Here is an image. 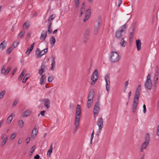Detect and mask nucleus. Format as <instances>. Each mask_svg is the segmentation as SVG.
Returning a JSON list of instances; mask_svg holds the SVG:
<instances>
[{
  "instance_id": "58",
  "label": "nucleus",
  "mask_w": 159,
  "mask_h": 159,
  "mask_svg": "<svg viewBox=\"0 0 159 159\" xmlns=\"http://www.w3.org/2000/svg\"><path fill=\"white\" fill-rule=\"evenodd\" d=\"M89 30H87L84 34L85 36L87 35L88 36L89 35Z\"/></svg>"
},
{
  "instance_id": "64",
  "label": "nucleus",
  "mask_w": 159,
  "mask_h": 159,
  "mask_svg": "<svg viewBox=\"0 0 159 159\" xmlns=\"http://www.w3.org/2000/svg\"><path fill=\"white\" fill-rule=\"evenodd\" d=\"M131 92H129L128 93V98L129 100H130V96H131Z\"/></svg>"
},
{
  "instance_id": "23",
  "label": "nucleus",
  "mask_w": 159,
  "mask_h": 159,
  "mask_svg": "<svg viewBox=\"0 0 159 159\" xmlns=\"http://www.w3.org/2000/svg\"><path fill=\"white\" fill-rule=\"evenodd\" d=\"M48 48H47L46 49L42 50L41 51H40V52L39 53L40 54L39 58L41 57L43 55L45 54L48 52Z\"/></svg>"
},
{
  "instance_id": "49",
  "label": "nucleus",
  "mask_w": 159,
  "mask_h": 159,
  "mask_svg": "<svg viewBox=\"0 0 159 159\" xmlns=\"http://www.w3.org/2000/svg\"><path fill=\"white\" fill-rule=\"evenodd\" d=\"M6 138H8V136H6V135L5 134H2L1 136V139L2 140H4Z\"/></svg>"
},
{
  "instance_id": "4",
  "label": "nucleus",
  "mask_w": 159,
  "mask_h": 159,
  "mask_svg": "<svg viewBox=\"0 0 159 159\" xmlns=\"http://www.w3.org/2000/svg\"><path fill=\"white\" fill-rule=\"evenodd\" d=\"M94 95V89H92L89 93L88 96V101L87 102V107L88 108H90L93 101V98Z\"/></svg>"
},
{
  "instance_id": "26",
  "label": "nucleus",
  "mask_w": 159,
  "mask_h": 159,
  "mask_svg": "<svg viewBox=\"0 0 159 159\" xmlns=\"http://www.w3.org/2000/svg\"><path fill=\"white\" fill-rule=\"evenodd\" d=\"M56 42V39L53 36L51 37L50 39V43L51 45H53Z\"/></svg>"
},
{
  "instance_id": "31",
  "label": "nucleus",
  "mask_w": 159,
  "mask_h": 159,
  "mask_svg": "<svg viewBox=\"0 0 159 159\" xmlns=\"http://www.w3.org/2000/svg\"><path fill=\"white\" fill-rule=\"evenodd\" d=\"M40 52V50L39 48H37L36 49V51H35V55L36 56L37 58H38L39 57L40 54H39Z\"/></svg>"
},
{
  "instance_id": "13",
  "label": "nucleus",
  "mask_w": 159,
  "mask_h": 159,
  "mask_svg": "<svg viewBox=\"0 0 159 159\" xmlns=\"http://www.w3.org/2000/svg\"><path fill=\"white\" fill-rule=\"evenodd\" d=\"M47 37V32L45 30H43L41 34L40 39L42 41H44Z\"/></svg>"
},
{
  "instance_id": "20",
  "label": "nucleus",
  "mask_w": 159,
  "mask_h": 159,
  "mask_svg": "<svg viewBox=\"0 0 159 159\" xmlns=\"http://www.w3.org/2000/svg\"><path fill=\"white\" fill-rule=\"evenodd\" d=\"M46 80V77L45 75H42L40 78V84L41 85L45 83Z\"/></svg>"
},
{
  "instance_id": "17",
  "label": "nucleus",
  "mask_w": 159,
  "mask_h": 159,
  "mask_svg": "<svg viewBox=\"0 0 159 159\" xmlns=\"http://www.w3.org/2000/svg\"><path fill=\"white\" fill-rule=\"evenodd\" d=\"M44 102V106L48 109L50 107V101L49 99H45L43 100Z\"/></svg>"
},
{
  "instance_id": "34",
  "label": "nucleus",
  "mask_w": 159,
  "mask_h": 159,
  "mask_svg": "<svg viewBox=\"0 0 159 159\" xmlns=\"http://www.w3.org/2000/svg\"><path fill=\"white\" fill-rule=\"evenodd\" d=\"M6 66L4 65L2 67L1 70V73L2 74L4 75H6V70H5Z\"/></svg>"
},
{
  "instance_id": "37",
  "label": "nucleus",
  "mask_w": 159,
  "mask_h": 159,
  "mask_svg": "<svg viewBox=\"0 0 159 159\" xmlns=\"http://www.w3.org/2000/svg\"><path fill=\"white\" fill-rule=\"evenodd\" d=\"M55 16L56 15H51L48 20V22H51V21L55 18Z\"/></svg>"
},
{
  "instance_id": "25",
  "label": "nucleus",
  "mask_w": 159,
  "mask_h": 159,
  "mask_svg": "<svg viewBox=\"0 0 159 159\" xmlns=\"http://www.w3.org/2000/svg\"><path fill=\"white\" fill-rule=\"evenodd\" d=\"M17 125L20 128H22L24 125V121L22 120H20L17 121Z\"/></svg>"
},
{
  "instance_id": "33",
  "label": "nucleus",
  "mask_w": 159,
  "mask_h": 159,
  "mask_svg": "<svg viewBox=\"0 0 159 159\" xmlns=\"http://www.w3.org/2000/svg\"><path fill=\"white\" fill-rule=\"evenodd\" d=\"M25 31L24 30H22L20 33L18 34V39H20L25 34Z\"/></svg>"
},
{
  "instance_id": "43",
  "label": "nucleus",
  "mask_w": 159,
  "mask_h": 159,
  "mask_svg": "<svg viewBox=\"0 0 159 159\" xmlns=\"http://www.w3.org/2000/svg\"><path fill=\"white\" fill-rule=\"evenodd\" d=\"M54 80L53 76L52 75L50 76L48 78V81L49 82H52Z\"/></svg>"
},
{
  "instance_id": "53",
  "label": "nucleus",
  "mask_w": 159,
  "mask_h": 159,
  "mask_svg": "<svg viewBox=\"0 0 159 159\" xmlns=\"http://www.w3.org/2000/svg\"><path fill=\"white\" fill-rule=\"evenodd\" d=\"M158 79V76H154V80L155 84H157Z\"/></svg>"
},
{
  "instance_id": "5",
  "label": "nucleus",
  "mask_w": 159,
  "mask_h": 159,
  "mask_svg": "<svg viewBox=\"0 0 159 159\" xmlns=\"http://www.w3.org/2000/svg\"><path fill=\"white\" fill-rule=\"evenodd\" d=\"M151 74H149L148 75L147 80L144 84V86L145 88L149 90H151L152 87V83L151 80Z\"/></svg>"
},
{
  "instance_id": "35",
  "label": "nucleus",
  "mask_w": 159,
  "mask_h": 159,
  "mask_svg": "<svg viewBox=\"0 0 159 159\" xmlns=\"http://www.w3.org/2000/svg\"><path fill=\"white\" fill-rule=\"evenodd\" d=\"M85 11V7H82L80 9V16H81Z\"/></svg>"
},
{
  "instance_id": "6",
  "label": "nucleus",
  "mask_w": 159,
  "mask_h": 159,
  "mask_svg": "<svg viewBox=\"0 0 159 159\" xmlns=\"http://www.w3.org/2000/svg\"><path fill=\"white\" fill-rule=\"evenodd\" d=\"M98 70L96 69L93 72L91 77V85H93L95 84L98 79Z\"/></svg>"
},
{
  "instance_id": "29",
  "label": "nucleus",
  "mask_w": 159,
  "mask_h": 159,
  "mask_svg": "<svg viewBox=\"0 0 159 159\" xmlns=\"http://www.w3.org/2000/svg\"><path fill=\"white\" fill-rule=\"evenodd\" d=\"M13 114H11L7 118L6 122L8 124H9L13 119Z\"/></svg>"
},
{
  "instance_id": "46",
  "label": "nucleus",
  "mask_w": 159,
  "mask_h": 159,
  "mask_svg": "<svg viewBox=\"0 0 159 159\" xmlns=\"http://www.w3.org/2000/svg\"><path fill=\"white\" fill-rule=\"evenodd\" d=\"M11 66H9L8 68L6 70V75H7L10 71V70L11 69Z\"/></svg>"
},
{
  "instance_id": "47",
  "label": "nucleus",
  "mask_w": 159,
  "mask_h": 159,
  "mask_svg": "<svg viewBox=\"0 0 159 159\" xmlns=\"http://www.w3.org/2000/svg\"><path fill=\"white\" fill-rule=\"evenodd\" d=\"M11 66H9L8 68L6 70V75H7L10 71V70L11 69Z\"/></svg>"
},
{
  "instance_id": "8",
  "label": "nucleus",
  "mask_w": 159,
  "mask_h": 159,
  "mask_svg": "<svg viewBox=\"0 0 159 159\" xmlns=\"http://www.w3.org/2000/svg\"><path fill=\"white\" fill-rule=\"evenodd\" d=\"M141 90V85H138L137 88L135 92V96H134V100L138 101L140 96V94Z\"/></svg>"
},
{
  "instance_id": "7",
  "label": "nucleus",
  "mask_w": 159,
  "mask_h": 159,
  "mask_svg": "<svg viewBox=\"0 0 159 159\" xmlns=\"http://www.w3.org/2000/svg\"><path fill=\"white\" fill-rule=\"evenodd\" d=\"M99 102L98 101L95 103L93 109V115L94 117H96L100 110Z\"/></svg>"
},
{
  "instance_id": "9",
  "label": "nucleus",
  "mask_w": 159,
  "mask_h": 159,
  "mask_svg": "<svg viewBox=\"0 0 159 159\" xmlns=\"http://www.w3.org/2000/svg\"><path fill=\"white\" fill-rule=\"evenodd\" d=\"M105 79L106 83V89L107 91L108 92L110 90V80L109 75L107 74L105 77Z\"/></svg>"
},
{
  "instance_id": "54",
  "label": "nucleus",
  "mask_w": 159,
  "mask_h": 159,
  "mask_svg": "<svg viewBox=\"0 0 159 159\" xmlns=\"http://www.w3.org/2000/svg\"><path fill=\"white\" fill-rule=\"evenodd\" d=\"M45 111H41L40 114H39L38 115V116L39 117L40 115V114L42 116H45Z\"/></svg>"
},
{
  "instance_id": "42",
  "label": "nucleus",
  "mask_w": 159,
  "mask_h": 159,
  "mask_svg": "<svg viewBox=\"0 0 159 159\" xmlns=\"http://www.w3.org/2000/svg\"><path fill=\"white\" fill-rule=\"evenodd\" d=\"M75 3V7L76 8H78L79 7L80 1L79 0H74Z\"/></svg>"
},
{
  "instance_id": "50",
  "label": "nucleus",
  "mask_w": 159,
  "mask_h": 159,
  "mask_svg": "<svg viewBox=\"0 0 159 159\" xmlns=\"http://www.w3.org/2000/svg\"><path fill=\"white\" fill-rule=\"evenodd\" d=\"M35 146H34L31 148L30 149V152L31 155L32 154L35 149Z\"/></svg>"
},
{
  "instance_id": "41",
  "label": "nucleus",
  "mask_w": 159,
  "mask_h": 159,
  "mask_svg": "<svg viewBox=\"0 0 159 159\" xmlns=\"http://www.w3.org/2000/svg\"><path fill=\"white\" fill-rule=\"evenodd\" d=\"M6 92V91L5 90H3L0 93V100L2 98L3 96H4L5 93Z\"/></svg>"
},
{
  "instance_id": "60",
  "label": "nucleus",
  "mask_w": 159,
  "mask_h": 159,
  "mask_svg": "<svg viewBox=\"0 0 159 159\" xmlns=\"http://www.w3.org/2000/svg\"><path fill=\"white\" fill-rule=\"evenodd\" d=\"M22 141L23 140L22 139H20L18 141V145L22 143Z\"/></svg>"
},
{
  "instance_id": "51",
  "label": "nucleus",
  "mask_w": 159,
  "mask_h": 159,
  "mask_svg": "<svg viewBox=\"0 0 159 159\" xmlns=\"http://www.w3.org/2000/svg\"><path fill=\"white\" fill-rule=\"evenodd\" d=\"M43 67H41V69L39 70V73L41 75H42L43 72Z\"/></svg>"
},
{
  "instance_id": "52",
  "label": "nucleus",
  "mask_w": 159,
  "mask_h": 159,
  "mask_svg": "<svg viewBox=\"0 0 159 159\" xmlns=\"http://www.w3.org/2000/svg\"><path fill=\"white\" fill-rule=\"evenodd\" d=\"M129 84V81H126L125 84V91L126 90V89L127 87V86Z\"/></svg>"
},
{
  "instance_id": "56",
  "label": "nucleus",
  "mask_w": 159,
  "mask_h": 159,
  "mask_svg": "<svg viewBox=\"0 0 159 159\" xmlns=\"http://www.w3.org/2000/svg\"><path fill=\"white\" fill-rule=\"evenodd\" d=\"M17 70V68H15L12 71V74L11 75V77H12L14 75V74L15 72H16V70Z\"/></svg>"
},
{
  "instance_id": "48",
  "label": "nucleus",
  "mask_w": 159,
  "mask_h": 159,
  "mask_svg": "<svg viewBox=\"0 0 159 159\" xmlns=\"http://www.w3.org/2000/svg\"><path fill=\"white\" fill-rule=\"evenodd\" d=\"M31 48H27L26 52L25 53L27 54V56H28L30 54V53L31 51H30Z\"/></svg>"
},
{
  "instance_id": "2",
  "label": "nucleus",
  "mask_w": 159,
  "mask_h": 159,
  "mask_svg": "<svg viewBox=\"0 0 159 159\" xmlns=\"http://www.w3.org/2000/svg\"><path fill=\"white\" fill-rule=\"evenodd\" d=\"M81 109L79 105H77L75 114V128L74 130L76 131L79 125V121L80 117Z\"/></svg>"
},
{
  "instance_id": "28",
  "label": "nucleus",
  "mask_w": 159,
  "mask_h": 159,
  "mask_svg": "<svg viewBox=\"0 0 159 159\" xmlns=\"http://www.w3.org/2000/svg\"><path fill=\"white\" fill-rule=\"evenodd\" d=\"M150 140V138L149 134H146L145 138V142H144L149 144Z\"/></svg>"
},
{
  "instance_id": "3",
  "label": "nucleus",
  "mask_w": 159,
  "mask_h": 159,
  "mask_svg": "<svg viewBox=\"0 0 159 159\" xmlns=\"http://www.w3.org/2000/svg\"><path fill=\"white\" fill-rule=\"evenodd\" d=\"M120 58L119 54L117 52L111 51L109 59L112 63H116L118 61Z\"/></svg>"
},
{
  "instance_id": "38",
  "label": "nucleus",
  "mask_w": 159,
  "mask_h": 159,
  "mask_svg": "<svg viewBox=\"0 0 159 159\" xmlns=\"http://www.w3.org/2000/svg\"><path fill=\"white\" fill-rule=\"evenodd\" d=\"M7 138H6L5 139H4L3 140V141H2V142L0 144V146L1 147L5 145L7 140Z\"/></svg>"
},
{
  "instance_id": "1",
  "label": "nucleus",
  "mask_w": 159,
  "mask_h": 159,
  "mask_svg": "<svg viewBox=\"0 0 159 159\" xmlns=\"http://www.w3.org/2000/svg\"><path fill=\"white\" fill-rule=\"evenodd\" d=\"M127 26L126 24L120 27V29L117 30L116 32V37L119 42L120 44L122 47H125L127 43L124 40V34L125 33V29Z\"/></svg>"
},
{
  "instance_id": "14",
  "label": "nucleus",
  "mask_w": 159,
  "mask_h": 159,
  "mask_svg": "<svg viewBox=\"0 0 159 159\" xmlns=\"http://www.w3.org/2000/svg\"><path fill=\"white\" fill-rule=\"evenodd\" d=\"M138 102V101L133 100V103L132 108V110L133 113H135L136 112Z\"/></svg>"
},
{
  "instance_id": "39",
  "label": "nucleus",
  "mask_w": 159,
  "mask_h": 159,
  "mask_svg": "<svg viewBox=\"0 0 159 159\" xmlns=\"http://www.w3.org/2000/svg\"><path fill=\"white\" fill-rule=\"evenodd\" d=\"M159 68L158 66H157L155 70V73L154 76H158Z\"/></svg>"
},
{
  "instance_id": "12",
  "label": "nucleus",
  "mask_w": 159,
  "mask_h": 159,
  "mask_svg": "<svg viewBox=\"0 0 159 159\" xmlns=\"http://www.w3.org/2000/svg\"><path fill=\"white\" fill-rule=\"evenodd\" d=\"M101 25V23L98 22L97 25L95 26L94 31V34L95 35H97L98 34Z\"/></svg>"
},
{
  "instance_id": "16",
  "label": "nucleus",
  "mask_w": 159,
  "mask_h": 159,
  "mask_svg": "<svg viewBox=\"0 0 159 159\" xmlns=\"http://www.w3.org/2000/svg\"><path fill=\"white\" fill-rule=\"evenodd\" d=\"M55 57L54 56H52L51 58V70H53L55 66Z\"/></svg>"
},
{
  "instance_id": "61",
  "label": "nucleus",
  "mask_w": 159,
  "mask_h": 159,
  "mask_svg": "<svg viewBox=\"0 0 159 159\" xmlns=\"http://www.w3.org/2000/svg\"><path fill=\"white\" fill-rule=\"evenodd\" d=\"M34 43H32L31 45V46L30 47V48H31V49H30V51H32V50L33 49V47L34 46Z\"/></svg>"
},
{
  "instance_id": "59",
  "label": "nucleus",
  "mask_w": 159,
  "mask_h": 159,
  "mask_svg": "<svg viewBox=\"0 0 159 159\" xmlns=\"http://www.w3.org/2000/svg\"><path fill=\"white\" fill-rule=\"evenodd\" d=\"M28 79V78H27V77H24L23 80H22V82L23 83H25L26 82L27 80Z\"/></svg>"
},
{
  "instance_id": "63",
  "label": "nucleus",
  "mask_w": 159,
  "mask_h": 159,
  "mask_svg": "<svg viewBox=\"0 0 159 159\" xmlns=\"http://www.w3.org/2000/svg\"><path fill=\"white\" fill-rule=\"evenodd\" d=\"M40 156L38 154L36 155L34 157V159H39Z\"/></svg>"
},
{
  "instance_id": "15",
  "label": "nucleus",
  "mask_w": 159,
  "mask_h": 159,
  "mask_svg": "<svg viewBox=\"0 0 159 159\" xmlns=\"http://www.w3.org/2000/svg\"><path fill=\"white\" fill-rule=\"evenodd\" d=\"M38 132V130L37 128L34 127L31 132V138H32L33 139H34L35 137L36 136Z\"/></svg>"
},
{
  "instance_id": "11",
  "label": "nucleus",
  "mask_w": 159,
  "mask_h": 159,
  "mask_svg": "<svg viewBox=\"0 0 159 159\" xmlns=\"http://www.w3.org/2000/svg\"><path fill=\"white\" fill-rule=\"evenodd\" d=\"M91 13V10L90 8L87 9L85 13V16L84 19V21L85 22L87 21L89 18Z\"/></svg>"
},
{
  "instance_id": "18",
  "label": "nucleus",
  "mask_w": 159,
  "mask_h": 159,
  "mask_svg": "<svg viewBox=\"0 0 159 159\" xmlns=\"http://www.w3.org/2000/svg\"><path fill=\"white\" fill-rule=\"evenodd\" d=\"M148 144H149L145 142L143 143L141 146L140 148V152H143V150L146 148Z\"/></svg>"
},
{
  "instance_id": "44",
  "label": "nucleus",
  "mask_w": 159,
  "mask_h": 159,
  "mask_svg": "<svg viewBox=\"0 0 159 159\" xmlns=\"http://www.w3.org/2000/svg\"><path fill=\"white\" fill-rule=\"evenodd\" d=\"M18 44L19 42H15L13 43V44L11 46L13 48H16L18 46Z\"/></svg>"
},
{
  "instance_id": "21",
  "label": "nucleus",
  "mask_w": 159,
  "mask_h": 159,
  "mask_svg": "<svg viewBox=\"0 0 159 159\" xmlns=\"http://www.w3.org/2000/svg\"><path fill=\"white\" fill-rule=\"evenodd\" d=\"M6 43L5 40H4L2 43L0 44V48L2 49V50H3L5 49L6 47Z\"/></svg>"
},
{
  "instance_id": "62",
  "label": "nucleus",
  "mask_w": 159,
  "mask_h": 159,
  "mask_svg": "<svg viewBox=\"0 0 159 159\" xmlns=\"http://www.w3.org/2000/svg\"><path fill=\"white\" fill-rule=\"evenodd\" d=\"M30 137H28L27 138L26 140V141L27 144H28L30 142Z\"/></svg>"
},
{
  "instance_id": "24",
  "label": "nucleus",
  "mask_w": 159,
  "mask_h": 159,
  "mask_svg": "<svg viewBox=\"0 0 159 159\" xmlns=\"http://www.w3.org/2000/svg\"><path fill=\"white\" fill-rule=\"evenodd\" d=\"M30 25L29 22H25L23 25V28L24 29L26 30L30 26Z\"/></svg>"
},
{
  "instance_id": "45",
  "label": "nucleus",
  "mask_w": 159,
  "mask_h": 159,
  "mask_svg": "<svg viewBox=\"0 0 159 159\" xmlns=\"http://www.w3.org/2000/svg\"><path fill=\"white\" fill-rule=\"evenodd\" d=\"M16 135V133H13V134H12L11 135V136L10 137V140H12L15 138Z\"/></svg>"
},
{
  "instance_id": "36",
  "label": "nucleus",
  "mask_w": 159,
  "mask_h": 159,
  "mask_svg": "<svg viewBox=\"0 0 159 159\" xmlns=\"http://www.w3.org/2000/svg\"><path fill=\"white\" fill-rule=\"evenodd\" d=\"M13 48L12 47L10 46L9 47V48L7 49L6 53L7 54H9L11 52L12 50L13 49Z\"/></svg>"
},
{
  "instance_id": "32",
  "label": "nucleus",
  "mask_w": 159,
  "mask_h": 159,
  "mask_svg": "<svg viewBox=\"0 0 159 159\" xmlns=\"http://www.w3.org/2000/svg\"><path fill=\"white\" fill-rule=\"evenodd\" d=\"M134 31V27H133L132 28V31L131 32L129 35V38L130 39H132L133 38V35Z\"/></svg>"
},
{
  "instance_id": "10",
  "label": "nucleus",
  "mask_w": 159,
  "mask_h": 159,
  "mask_svg": "<svg viewBox=\"0 0 159 159\" xmlns=\"http://www.w3.org/2000/svg\"><path fill=\"white\" fill-rule=\"evenodd\" d=\"M103 120L102 117L98 119L97 121V125L98 127V130H101L103 127Z\"/></svg>"
},
{
  "instance_id": "40",
  "label": "nucleus",
  "mask_w": 159,
  "mask_h": 159,
  "mask_svg": "<svg viewBox=\"0 0 159 159\" xmlns=\"http://www.w3.org/2000/svg\"><path fill=\"white\" fill-rule=\"evenodd\" d=\"M25 70H24L21 73L20 75L19 76V79L20 80H21L22 78L23 77L24 75H25Z\"/></svg>"
},
{
  "instance_id": "19",
  "label": "nucleus",
  "mask_w": 159,
  "mask_h": 159,
  "mask_svg": "<svg viewBox=\"0 0 159 159\" xmlns=\"http://www.w3.org/2000/svg\"><path fill=\"white\" fill-rule=\"evenodd\" d=\"M136 45L137 50L139 51L141 48V43L139 39H138L136 40Z\"/></svg>"
},
{
  "instance_id": "55",
  "label": "nucleus",
  "mask_w": 159,
  "mask_h": 159,
  "mask_svg": "<svg viewBox=\"0 0 159 159\" xmlns=\"http://www.w3.org/2000/svg\"><path fill=\"white\" fill-rule=\"evenodd\" d=\"M18 102V100L17 99H15L12 104V106H16Z\"/></svg>"
},
{
  "instance_id": "27",
  "label": "nucleus",
  "mask_w": 159,
  "mask_h": 159,
  "mask_svg": "<svg viewBox=\"0 0 159 159\" xmlns=\"http://www.w3.org/2000/svg\"><path fill=\"white\" fill-rule=\"evenodd\" d=\"M30 113L31 111L30 110H27L23 112V116L25 117H27L29 116Z\"/></svg>"
},
{
  "instance_id": "30",
  "label": "nucleus",
  "mask_w": 159,
  "mask_h": 159,
  "mask_svg": "<svg viewBox=\"0 0 159 159\" xmlns=\"http://www.w3.org/2000/svg\"><path fill=\"white\" fill-rule=\"evenodd\" d=\"M52 25V23L50 22H49L48 25V32L49 34H51L52 32V30L51 28V26Z\"/></svg>"
},
{
  "instance_id": "57",
  "label": "nucleus",
  "mask_w": 159,
  "mask_h": 159,
  "mask_svg": "<svg viewBox=\"0 0 159 159\" xmlns=\"http://www.w3.org/2000/svg\"><path fill=\"white\" fill-rule=\"evenodd\" d=\"M143 112L144 113H145L146 112V107L145 104L143 106Z\"/></svg>"
},
{
  "instance_id": "22",
  "label": "nucleus",
  "mask_w": 159,
  "mask_h": 159,
  "mask_svg": "<svg viewBox=\"0 0 159 159\" xmlns=\"http://www.w3.org/2000/svg\"><path fill=\"white\" fill-rule=\"evenodd\" d=\"M52 143L50 145V148L48 150L47 153V155L49 157L51 156V154L52 153Z\"/></svg>"
}]
</instances>
